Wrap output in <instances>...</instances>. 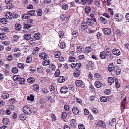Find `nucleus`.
<instances>
[{"instance_id": "obj_26", "label": "nucleus", "mask_w": 129, "mask_h": 129, "mask_svg": "<svg viewBox=\"0 0 129 129\" xmlns=\"http://www.w3.org/2000/svg\"><path fill=\"white\" fill-rule=\"evenodd\" d=\"M15 27L17 30H20L21 29V26L19 24H16Z\"/></svg>"}, {"instance_id": "obj_7", "label": "nucleus", "mask_w": 129, "mask_h": 129, "mask_svg": "<svg viewBox=\"0 0 129 129\" xmlns=\"http://www.w3.org/2000/svg\"><path fill=\"white\" fill-rule=\"evenodd\" d=\"M104 33L107 35H109L111 33L110 29L108 28H105L103 30Z\"/></svg>"}, {"instance_id": "obj_32", "label": "nucleus", "mask_w": 129, "mask_h": 129, "mask_svg": "<svg viewBox=\"0 0 129 129\" xmlns=\"http://www.w3.org/2000/svg\"><path fill=\"white\" fill-rule=\"evenodd\" d=\"M7 21V20L5 18H1L0 20V22L1 23L3 24H6V22Z\"/></svg>"}, {"instance_id": "obj_35", "label": "nucleus", "mask_w": 129, "mask_h": 129, "mask_svg": "<svg viewBox=\"0 0 129 129\" xmlns=\"http://www.w3.org/2000/svg\"><path fill=\"white\" fill-rule=\"evenodd\" d=\"M107 101V98L104 96H102L100 98V101L101 102H106Z\"/></svg>"}, {"instance_id": "obj_51", "label": "nucleus", "mask_w": 129, "mask_h": 129, "mask_svg": "<svg viewBox=\"0 0 129 129\" xmlns=\"http://www.w3.org/2000/svg\"><path fill=\"white\" fill-rule=\"evenodd\" d=\"M27 99L31 101H33L34 99V97L32 95L30 94V97L28 96Z\"/></svg>"}, {"instance_id": "obj_17", "label": "nucleus", "mask_w": 129, "mask_h": 129, "mask_svg": "<svg viewBox=\"0 0 129 129\" xmlns=\"http://www.w3.org/2000/svg\"><path fill=\"white\" fill-rule=\"evenodd\" d=\"M6 18L9 19H11L13 17V15L10 12H7L6 13Z\"/></svg>"}, {"instance_id": "obj_28", "label": "nucleus", "mask_w": 129, "mask_h": 129, "mask_svg": "<svg viewBox=\"0 0 129 129\" xmlns=\"http://www.w3.org/2000/svg\"><path fill=\"white\" fill-rule=\"evenodd\" d=\"M80 73L79 71H76L74 73V75L75 77H78L80 74Z\"/></svg>"}, {"instance_id": "obj_50", "label": "nucleus", "mask_w": 129, "mask_h": 129, "mask_svg": "<svg viewBox=\"0 0 129 129\" xmlns=\"http://www.w3.org/2000/svg\"><path fill=\"white\" fill-rule=\"evenodd\" d=\"M60 73V71L59 69L56 70L55 73V75L56 77H58Z\"/></svg>"}, {"instance_id": "obj_1", "label": "nucleus", "mask_w": 129, "mask_h": 129, "mask_svg": "<svg viewBox=\"0 0 129 129\" xmlns=\"http://www.w3.org/2000/svg\"><path fill=\"white\" fill-rule=\"evenodd\" d=\"M23 110L26 114L30 115L32 113L30 108L27 106H24L23 108Z\"/></svg>"}, {"instance_id": "obj_58", "label": "nucleus", "mask_w": 129, "mask_h": 129, "mask_svg": "<svg viewBox=\"0 0 129 129\" xmlns=\"http://www.w3.org/2000/svg\"><path fill=\"white\" fill-rule=\"evenodd\" d=\"M115 34L118 36H121V33L120 30H116L115 31Z\"/></svg>"}, {"instance_id": "obj_43", "label": "nucleus", "mask_w": 129, "mask_h": 129, "mask_svg": "<svg viewBox=\"0 0 129 129\" xmlns=\"http://www.w3.org/2000/svg\"><path fill=\"white\" fill-rule=\"evenodd\" d=\"M82 47L80 46H79L77 47V52L78 53H80L82 52Z\"/></svg>"}, {"instance_id": "obj_34", "label": "nucleus", "mask_w": 129, "mask_h": 129, "mask_svg": "<svg viewBox=\"0 0 129 129\" xmlns=\"http://www.w3.org/2000/svg\"><path fill=\"white\" fill-rule=\"evenodd\" d=\"M60 55V51H56L54 53V55L55 56V57L56 58H58L59 57Z\"/></svg>"}, {"instance_id": "obj_19", "label": "nucleus", "mask_w": 129, "mask_h": 129, "mask_svg": "<svg viewBox=\"0 0 129 129\" xmlns=\"http://www.w3.org/2000/svg\"><path fill=\"white\" fill-rule=\"evenodd\" d=\"M102 83L99 81H98L95 82V85L98 88H99L101 87L102 85Z\"/></svg>"}, {"instance_id": "obj_64", "label": "nucleus", "mask_w": 129, "mask_h": 129, "mask_svg": "<svg viewBox=\"0 0 129 129\" xmlns=\"http://www.w3.org/2000/svg\"><path fill=\"white\" fill-rule=\"evenodd\" d=\"M78 127L79 129H84V126L82 124H80L78 125Z\"/></svg>"}, {"instance_id": "obj_13", "label": "nucleus", "mask_w": 129, "mask_h": 129, "mask_svg": "<svg viewBox=\"0 0 129 129\" xmlns=\"http://www.w3.org/2000/svg\"><path fill=\"white\" fill-rule=\"evenodd\" d=\"M75 1L76 3L81 4L83 5L86 3V0H75Z\"/></svg>"}, {"instance_id": "obj_63", "label": "nucleus", "mask_w": 129, "mask_h": 129, "mask_svg": "<svg viewBox=\"0 0 129 129\" xmlns=\"http://www.w3.org/2000/svg\"><path fill=\"white\" fill-rule=\"evenodd\" d=\"M2 43L3 44H5V45H9L10 44V42L9 41H3L2 42Z\"/></svg>"}, {"instance_id": "obj_49", "label": "nucleus", "mask_w": 129, "mask_h": 129, "mask_svg": "<svg viewBox=\"0 0 129 129\" xmlns=\"http://www.w3.org/2000/svg\"><path fill=\"white\" fill-rule=\"evenodd\" d=\"M37 13L38 15L39 16H41L42 15V11L40 9H38L37 10Z\"/></svg>"}, {"instance_id": "obj_23", "label": "nucleus", "mask_w": 129, "mask_h": 129, "mask_svg": "<svg viewBox=\"0 0 129 129\" xmlns=\"http://www.w3.org/2000/svg\"><path fill=\"white\" fill-rule=\"evenodd\" d=\"M91 10V8L89 6H86L85 8V13L87 14L89 13L90 11Z\"/></svg>"}, {"instance_id": "obj_53", "label": "nucleus", "mask_w": 129, "mask_h": 129, "mask_svg": "<svg viewBox=\"0 0 129 129\" xmlns=\"http://www.w3.org/2000/svg\"><path fill=\"white\" fill-rule=\"evenodd\" d=\"M19 83L20 84H24V82L25 80L24 78H21L20 79V80H19Z\"/></svg>"}, {"instance_id": "obj_45", "label": "nucleus", "mask_w": 129, "mask_h": 129, "mask_svg": "<svg viewBox=\"0 0 129 129\" xmlns=\"http://www.w3.org/2000/svg\"><path fill=\"white\" fill-rule=\"evenodd\" d=\"M35 10H32L28 11V15L31 16L34 15L35 13Z\"/></svg>"}, {"instance_id": "obj_33", "label": "nucleus", "mask_w": 129, "mask_h": 129, "mask_svg": "<svg viewBox=\"0 0 129 129\" xmlns=\"http://www.w3.org/2000/svg\"><path fill=\"white\" fill-rule=\"evenodd\" d=\"M9 121V119L6 118H4L3 120V122L4 124H7Z\"/></svg>"}, {"instance_id": "obj_38", "label": "nucleus", "mask_w": 129, "mask_h": 129, "mask_svg": "<svg viewBox=\"0 0 129 129\" xmlns=\"http://www.w3.org/2000/svg\"><path fill=\"white\" fill-rule=\"evenodd\" d=\"M6 38V36L3 33H0V38L1 39L4 40Z\"/></svg>"}, {"instance_id": "obj_20", "label": "nucleus", "mask_w": 129, "mask_h": 129, "mask_svg": "<svg viewBox=\"0 0 129 129\" xmlns=\"http://www.w3.org/2000/svg\"><path fill=\"white\" fill-rule=\"evenodd\" d=\"M9 94L7 93H3L1 95L2 98L4 99H6L9 98Z\"/></svg>"}, {"instance_id": "obj_29", "label": "nucleus", "mask_w": 129, "mask_h": 129, "mask_svg": "<svg viewBox=\"0 0 129 129\" xmlns=\"http://www.w3.org/2000/svg\"><path fill=\"white\" fill-rule=\"evenodd\" d=\"M108 70L110 72H112L114 70V67H113L112 65L110 64L108 67Z\"/></svg>"}, {"instance_id": "obj_12", "label": "nucleus", "mask_w": 129, "mask_h": 129, "mask_svg": "<svg viewBox=\"0 0 129 129\" xmlns=\"http://www.w3.org/2000/svg\"><path fill=\"white\" fill-rule=\"evenodd\" d=\"M72 112L75 114L77 115L79 113V111L76 107H74L73 108Z\"/></svg>"}, {"instance_id": "obj_42", "label": "nucleus", "mask_w": 129, "mask_h": 129, "mask_svg": "<svg viewBox=\"0 0 129 129\" xmlns=\"http://www.w3.org/2000/svg\"><path fill=\"white\" fill-rule=\"evenodd\" d=\"M19 39V36L17 35L14 36L13 38V40L14 42L17 41Z\"/></svg>"}, {"instance_id": "obj_44", "label": "nucleus", "mask_w": 129, "mask_h": 129, "mask_svg": "<svg viewBox=\"0 0 129 129\" xmlns=\"http://www.w3.org/2000/svg\"><path fill=\"white\" fill-rule=\"evenodd\" d=\"M50 91L52 93H53L54 91L55 90V88L54 86L53 85H51L50 87Z\"/></svg>"}, {"instance_id": "obj_41", "label": "nucleus", "mask_w": 129, "mask_h": 129, "mask_svg": "<svg viewBox=\"0 0 129 129\" xmlns=\"http://www.w3.org/2000/svg\"><path fill=\"white\" fill-rule=\"evenodd\" d=\"M67 115L66 112H63L61 114V118L62 119H64L67 116Z\"/></svg>"}, {"instance_id": "obj_30", "label": "nucleus", "mask_w": 129, "mask_h": 129, "mask_svg": "<svg viewBox=\"0 0 129 129\" xmlns=\"http://www.w3.org/2000/svg\"><path fill=\"white\" fill-rule=\"evenodd\" d=\"M33 87L34 90L36 91H37L39 89V85L35 84L33 85Z\"/></svg>"}, {"instance_id": "obj_3", "label": "nucleus", "mask_w": 129, "mask_h": 129, "mask_svg": "<svg viewBox=\"0 0 129 129\" xmlns=\"http://www.w3.org/2000/svg\"><path fill=\"white\" fill-rule=\"evenodd\" d=\"M75 84L78 87H82L84 85V83L82 81L80 80H77L75 82Z\"/></svg>"}, {"instance_id": "obj_18", "label": "nucleus", "mask_w": 129, "mask_h": 129, "mask_svg": "<svg viewBox=\"0 0 129 129\" xmlns=\"http://www.w3.org/2000/svg\"><path fill=\"white\" fill-rule=\"evenodd\" d=\"M64 79V77L61 76H60L58 79V81L59 83H63L65 81Z\"/></svg>"}, {"instance_id": "obj_54", "label": "nucleus", "mask_w": 129, "mask_h": 129, "mask_svg": "<svg viewBox=\"0 0 129 129\" xmlns=\"http://www.w3.org/2000/svg\"><path fill=\"white\" fill-rule=\"evenodd\" d=\"M31 26V25L28 24H24V27L26 29H28L30 28Z\"/></svg>"}, {"instance_id": "obj_8", "label": "nucleus", "mask_w": 129, "mask_h": 129, "mask_svg": "<svg viewBox=\"0 0 129 129\" xmlns=\"http://www.w3.org/2000/svg\"><path fill=\"white\" fill-rule=\"evenodd\" d=\"M68 88L66 86H64L62 87L60 89V91L61 93H65L68 91Z\"/></svg>"}, {"instance_id": "obj_9", "label": "nucleus", "mask_w": 129, "mask_h": 129, "mask_svg": "<svg viewBox=\"0 0 129 129\" xmlns=\"http://www.w3.org/2000/svg\"><path fill=\"white\" fill-rule=\"evenodd\" d=\"M120 69L119 67H114V71L117 74H119L120 73Z\"/></svg>"}, {"instance_id": "obj_16", "label": "nucleus", "mask_w": 129, "mask_h": 129, "mask_svg": "<svg viewBox=\"0 0 129 129\" xmlns=\"http://www.w3.org/2000/svg\"><path fill=\"white\" fill-rule=\"evenodd\" d=\"M87 28V25L85 22H83L81 24V29L85 30Z\"/></svg>"}, {"instance_id": "obj_10", "label": "nucleus", "mask_w": 129, "mask_h": 129, "mask_svg": "<svg viewBox=\"0 0 129 129\" xmlns=\"http://www.w3.org/2000/svg\"><path fill=\"white\" fill-rule=\"evenodd\" d=\"M97 125L99 126L105 128L106 126L105 123L102 121H99L97 123Z\"/></svg>"}, {"instance_id": "obj_40", "label": "nucleus", "mask_w": 129, "mask_h": 129, "mask_svg": "<svg viewBox=\"0 0 129 129\" xmlns=\"http://www.w3.org/2000/svg\"><path fill=\"white\" fill-rule=\"evenodd\" d=\"M91 51V48L89 47H87L85 49V52L86 53H88Z\"/></svg>"}, {"instance_id": "obj_39", "label": "nucleus", "mask_w": 129, "mask_h": 129, "mask_svg": "<svg viewBox=\"0 0 129 129\" xmlns=\"http://www.w3.org/2000/svg\"><path fill=\"white\" fill-rule=\"evenodd\" d=\"M62 8L64 10H67L68 8V6L66 4H64L62 5Z\"/></svg>"}, {"instance_id": "obj_47", "label": "nucleus", "mask_w": 129, "mask_h": 129, "mask_svg": "<svg viewBox=\"0 0 129 129\" xmlns=\"http://www.w3.org/2000/svg\"><path fill=\"white\" fill-rule=\"evenodd\" d=\"M25 66L24 64L22 63H20L18 64L17 67L23 69Z\"/></svg>"}, {"instance_id": "obj_60", "label": "nucleus", "mask_w": 129, "mask_h": 129, "mask_svg": "<svg viewBox=\"0 0 129 129\" xmlns=\"http://www.w3.org/2000/svg\"><path fill=\"white\" fill-rule=\"evenodd\" d=\"M59 36L60 38H62L63 37L64 34L63 32L62 31H60L59 32Z\"/></svg>"}, {"instance_id": "obj_57", "label": "nucleus", "mask_w": 129, "mask_h": 129, "mask_svg": "<svg viewBox=\"0 0 129 129\" xmlns=\"http://www.w3.org/2000/svg\"><path fill=\"white\" fill-rule=\"evenodd\" d=\"M50 68L52 70L54 71L56 69V67L54 64H52L50 66Z\"/></svg>"}, {"instance_id": "obj_14", "label": "nucleus", "mask_w": 129, "mask_h": 129, "mask_svg": "<svg viewBox=\"0 0 129 129\" xmlns=\"http://www.w3.org/2000/svg\"><path fill=\"white\" fill-rule=\"evenodd\" d=\"M100 20L101 22L104 24H106L107 22V20L105 18L102 17H100Z\"/></svg>"}, {"instance_id": "obj_59", "label": "nucleus", "mask_w": 129, "mask_h": 129, "mask_svg": "<svg viewBox=\"0 0 129 129\" xmlns=\"http://www.w3.org/2000/svg\"><path fill=\"white\" fill-rule=\"evenodd\" d=\"M31 61V58L30 57H27L26 60V62L28 63H29Z\"/></svg>"}, {"instance_id": "obj_5", "label": "nucleus", "mask_w": 129, "mask_h": 129, "mask_svg": "<svg viewBox=\"0 0 129 129\" xmlns=\"http://www.w3.org/2000/svg\"><path fill=\"white\" fill-rule=\"evenodd\" d=\"M107 56L106 52L102 51L100 53V57L101 59H105L106 57Z\"/></svg>"}, {"instance_id": "obj_27", "label": "nucleus", "mask_w": 129, "mask_h": 129, "mask_svg": "<svg viewBox=\"0 0 129 129\" xmlns=\"http://www.w3.org/2000/svg\"><path fill=\"white\" fill-rule=\"evenodd\" d=\"M31 37V35L29 34H26L25 35L24 38L25 39L28 40Z\"/></svg>"}, {"instance_id": "obj_55", "label": "nucleus", "mask_w": 129, "mask_h": 129, "mask_svg": "<svg viewBox=\"0 0 129 129\" xmlns=\"http://www.w3.org/2000/svg\"><path fill=\"white\" fill-rule=\"evenodd\" d=\"M75 58L73 57H70L69 58V61L71 62L75 61Z\"/></svg>"}, {"instance_id": "obj_62", "label": "nucleus", "mask_w": 129, "mask_h": 129, "mask_svg": "<svg viewBox=\"0 0 129 129\" xmlns=\"http://www.w3.org/2000/svg\"><path fill=\"white\" fill-rule=\"evenodd\" d=\"M106 54H107V55H109L111 54V52L110 51V49L108 48H107L106 50Z\"/></svg>"}, {"instance_id": "obj_48", "label": "nucleus", "mask_w": 129, "mask_h": 129, "mask_svg": "<svg viewBox=\"0 0 129 129\" xmlns=\"http://www.w3.org/2000/svg\"><path fill=\"white\" fill-rule=\"evenodd\" d=\"M14 79L16 81H19L21 78V77L19 76H16L14 77Z\"/></svg>"}, {"instance_id": "obj_56", "label": "nucleus", "mask_w": 129, "mask_h": 129, "mask_svg": "<svg viewBox=\"0 0 129 129\" xmlns=\"http://www.w3.org/2000/svg\"><path fill=\"white\" fill-rule=\"evenodd\" d=\"M94 77L97 80L100 78V75L99 73H95L94 75Z\"/></svg>"}, {"instance_id": "obj_15", "label": "nucleus", "mask_w": 129, "mask_h": 129, "mask_svg": "<svg viewBox=\"0 0 129 129\" xmlns=\"http://www.w3.org/2000/svg\"><path fill=\"white\" fill-rule=\"evenodd\" d=\"M30 18L27 14H24L22 15V19L23 20L26 19H29Z\"/></svg>"}, {"instance_id": "obj_36", "label": "nucleus", "mask_w": 129, "mask_h": 129, "mask_svg": "<svg viewBox=\"0 0 129 129\" xmlns=\"http://www.w3.org/2000/svg\"><path fill=\"white\" fill-rule=\"evenodd\" d=\"M7 4L6 7L8 9L12 8L13 7V5L11 3Z\"/></svg>"}, {"instance_id": "obj_24", "label": "nucleus", "mask_w": 129, "mask_h": 129, "mask_svg": "<svg viewBox=\"0 0 129 129\" xmlns=\"http://www.w3.org/2000/svg\"><path fill=\"white\" fill-rule=\"evenodd\" d=\"M18 69L17 68L14 67L12 69V72L13 73L16 74L18 73Z\"/></svg>"}, {"instance_id": "obj_4", "label": "nucleus", "mask_w": 129, "mask_h": 129, "mask_svg": "<svg viewBox=\"0 0 129 129\" xmlns=\"http://www.w3.org/2000/svg\"><path fill=\"white\" fill-rule=\"evenodd\" d=\"M86 23L89 26L93 27L94 25V23L92 22L91 19L89 18H87L86 20Z\"/></svg>"}, {"instance_id": "obj_2", "label": "nucleus", "mask_w": 129, "mask_h": 129, "mask_svg": "<svg viewBox=\"0 0 129 129\" xmlns=\"http://www.w3.org/2000/svg\"><path fill=\"white\" fill-rule=\"evenodd\" d=\"M114 18L118 21H120L123 19V16L122 15L118 13H116L114 15Z\"/></svg>"}, {"instance_id": "obj_31", "label": "nucleus", "mask_w": 129, "mask_h": 129, "mask_svg": "<svg viewBox=\"0 0 129 129\" xmlns=\"http://www.w3.org/2000/svg\"><path fill=\"white\" fill-rule=\"evenodd\" d=\"M19 118L22 120H25L26 118V117L24 114H21L19 116Z\"/></svg>"}, {"instance_id": "obj_25", "label": "nucleus", "mask_w": 129, "mask_h": 129, "mask_svg": "<svg viewBox=\"0 0 129 129\" xmlns=\"http://www.w3.org/2000/svg\"><path fill=\"white\" fill-rule=\"evenodd\" d=\"M40 34L39 33H38L34 35V37L36 39L38 40L40 39Z\"/></svg>"}, {"instance_id": "obj_61", "label": "nucleus", "mask_w": 129, "mask_h": 129, "mask_svg": "<svg viewBox=\"0 0 129 129\" xmlns=\"http://www.w3.org/2000/svg\"><path fill=\"white\" fill-rule=\"evenodd\" d=\"M37 71L39 73H41L42 72V68L40 67H38L37 68Z\"/></svg>"}, {"instance_id": "obj_6", "label": "nucleus", "mask_w": 129, "mask_h": 129, "mask_svg": "<svg viewBox=\"0 0 129 129\" xmlns=\"http://www.w3.org/2000/svg\"><path fill=\"white\" fill-rule=\"evenodd\" d=\"M39 55L41 59L44 60L47 58L48 56L47 54L45 53H41Z\"/></svg>"}, {"instance_id": "obj_21", "label": "nucleus", "mask_w": 129, "mask_h": 129, "mask_svg": "<svg viewBox=\"0 0 129 129\" xmlns=\"http://www.w3.org/2000/svg\"><path fill=\"white\" fill-rule=\"evenodd\" d=\"M64 108L65 110L66 111H68V113H67V115L69 116L70 115V111L69 110V106L68 105H65L64 106Z\"/></svg>"}, {"instance_id": "obj_46", "label": "nucleus", "mask_w": 129, "mask_h": 129, "mask_svg": "<svg viewBox=\"0 0 129 129\" xmlns=\"http://www.w3.org/2000/svg\"><path fill=\"white\" fill-rule=\"evenodd\" d=\"M108 81L109 83H112L114 81V80L112 77H109L108 78Z\"/></svg>"}, {"instance_id": "obj_22", "label": "nucleus", "mask_w": 129, "mask_h": 129, "mask_svg": "<svg viewBox=\"0 0 129 129\" xmlns=\"http://www.w3.org/2000/svg\"><path fill=\"white\" fill-rule=\"evenodd\" d=\"M35 81L34 79L32 77H30L27 79L28 82L29 83H32L34 82Z\"/></svg>"}, {"instance_id": "obj_52", "label": "nucleus", "mask_w": 129, "mask_h": 129, "mask_svg": "<svg viewBox=\"0 0 129 129\" xmlns=\"http://www.w3.org/2000/svg\"><path fill=\"white\" fill-rule=\"evenodd\" d=\"M90 16L92 20L94 22H96V20L95 18V17L94 15L93 14H90Z\"/></svg>"}, {"instance_id": "obj_37", "label": "nucleus", "mask_w": 129, "mask_h": 129, "mask_svg": "<svg viewBox=\"0 0 129 129\" xmlns=\"http://www.w3.org/2000/svg\"><path fill=\"white\" fill-rule=\"evenodd\" d=\"M50 63V61L49 60H46L42 62L44 66H45L48 65Z\"/></svg>"}, {"instance_id": "obj_11", "label": "nucleus", "mask_w": 129, "mask_h": 129, "mask_svg": "<svg viewBox=\"0 0 129 129\" xmlns=\"http://www.w3.org/2000/svg\"><path fill=\"white\" fill-rule=\"evenodd\" d=\"M112 52L114 54L117 56L119 55L120 54L119 50L117 49H113Z\"/></svg>"}]
</instances>
